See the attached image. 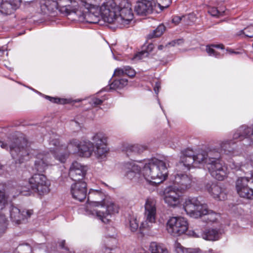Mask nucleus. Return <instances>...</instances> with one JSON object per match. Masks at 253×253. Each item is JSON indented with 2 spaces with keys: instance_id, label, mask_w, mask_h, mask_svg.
<instances>
[{
  "instance_id": "nucleus-21",
  "label": "nucleus",
  "mask_w": 253,
  "mask_h": 253,
  "mask_svg": "<svg viewBox=\"0 0 253 253\" xmlns=\"http://www.w3.org/2000/svg\"><path fill=\"white\" fill-rule=\"evenodd\" d=\"M206 189L209 194L215 199L224 200L226 199V193L220 185L216 183H208Z\"/></svg>"
},
{
  "instance_id": "nucleus-31",
  "label": "nucleus",
  "mask_w": 253,
  "mask_h": 253,
  "mask_svg": "<svg viewBox=\"0 0 253 253\" xmlns=\"http://www.w3.org/2000/svg\"><path fill=\"white\" fill-rule=\"evenodd\" d=\"M247 126H240L237 131L234 133L233 136L232 142L236 143V140H242L246 136H250L249 135L245 134V132L247 131Z\"/></svg>"
},
{
  "instance_id": "nucleus-20",
  "label": "nucleus",
  "mask_w": 253,
  "mask_h": 253,
  "mask_svg": "<svg viewBox=\"0 0 253 253\" xmlns=\"http://www.w3.org/2000/svg\"><path fill=\"white\" fill-rule=\"evenodd\" d=\"M67 5L68 6L65 7V8L67 9V10L64 12H62L61 13L66 15H69L73 13L76 16V18H75V20L80 22L87 23L86 21H81L79 20V15L77 13L79 10L82 11L83 17H86V16L90 15V13L89 12H87L84 8H81V2L80 3L79 5H78L77 2L76 0H71V3L67 4Z\"/></svg>"
},
{
  "instance_id": "nucleus-38",
  "label": "nucleus",
  "mask_w": 253,
  "mask_h": 253,
  "mask_svg": "<svg viewBox=\"0 0 253 253\" xmlns=\"http://www.w3.org/2000/svg\"><path fill=\"white\" fill-rule=\"evenodd\" d=\"M165 29V26L163 24H160L155 30H153L152 33H150L148 35V38L151 39L154 38L159 37L163 35Z\"/></svg>"
},
{
  "instance_id": "nucleus-24",
  "label": "nucleus",
  "mask_w": 253,
  "mask_h": 253,
  "mask_svg": "<svg viewBox=\"0 0 253 253\" xmlns=\"http://www.w3.org/2000/svg\"><path fill=\"white\" fill-rule=\"evenodd\" d=\"M104 197L105 195L101 190L90 189L87 196V202H90L93 206H99L105 199Z\"/></svg>"
},
{
  "instance_id": "nucleus-5",
  "label": "nucleus",
  "mask_w": 253,
  "mask_h": 253,
  "mask_svg": "<svg viewBox=\"0 0 253 253\" xmlns=\"http://www.w3.org/2000/svg\"><path fill=\"white\" fill-rule=\"evenodd\" d=\"M145 221L142 222L139 229L143 231L144 229H149L153 223H155L156 218V200L154 198H148L144 205Z\"/></svg>"
},
{
  "instance_id": "nucleus-16",
  "label": "nucleus",
  "mask_w": 253,
  "mask_h": 253,
  "mask_svg": "<svg viewBox=\"0 0 253 253\" xmlns=\"http://www.w3.org/2000/svg\"><path fill=\"white\" fill-rule=\"evenodd\" d=\"M155 4L154 0H138L135 5L134 10L139 15H147L152 13Z\"/></svg>"
},
{
  "instance_id": "nucleus-63",
  "label": "nucleus",
  "mask_w": 253,
  "mask_h": 253,
  "mask_svg": "<svg viewBox=\"0 0 253 253\" xmlns=\"http://www.w3.org/2000/svg\"><path fill=\"white\" fill-rule=\"evenodd\" d=\"M3 168V166L0 164V171L2 170Z\"/></svg>"
},
{
  "instance_id": "nucleus-27",
  "label": "nucleus",
  "mask_w": 253,
  "mask_h": 253,
  "mask_svg": "<svg viewBox=\"0 0 253 253\" xmlns=\"http://www.w3.org/2000/svg\"><path fill=\"white\" fill-rule=\"evenodd\" d=\"M201 236L207 240L215 241L220 238V234L219 230L216 229H208L203 231Z\"/></svg>"
},
{
  "instance_id": "nucleus-15",
  "label": "nucleus",
  "mask_w": 253,
  "mask_h": 253,
  "mask_svg": "<svg viewBox=\"0 0 253 253\" xmlns=\"http://www.w3.org/2000/svg\"><path fill=\"white\" fill-rule=\"evenodd\" d=\"M72 197L80 202L83 201L87 195V184L84 181L75 182L71 186Z\"/></svg>"
},
{
  "instance_id": "nucleus-13",
  "label": "nucleus",
  "mask_w": 253,
  "mask_h": 253,
  "mask_svg": "<svg viewBox=\"0 0 253 253\" xmlns=\"http://www.w3.org/2000/svg\"><path fill=\"white\" fill-rule=\"evenodd\" d=\"M35 161V169L40 172H43L51 164V157L48 152L43 151L38 153Z\"/></svg>"
},
{
  "instance_id": "nucleus-33",
  "label": "nucleus",
  "mask_w": 253,
  "mask_h": 253,
  "mask_svg": "<svg viewBox=\"0 0 253 253\" xmlns=\"http://www.w3.org/2000/svg\"><path fill=\"white\" fill-rule=\"evenodd\" d=\"M128 81L126 79L123 78L115 80L110 84V90L121 89L127 84Z\"/></svg>"
},
{
  "instance_id": "nucleus-39",
  "label": "nucleus",
  "mask_w": 253,
  "mask_h": 253,
  "mask_svg": "<svg viewBox=\"0 0 253 253\" xmlns=\"http://www.w3.org/2000/svg\"><path fill=\"white\" fill-rule=\"evenodd\" d=\"M71 0H57V9L61 13L67 10L65 8L67 5L71 3Z\"/></svg>"
},
{
  "instance_id": "nucleus-52",
  "label": "nucleus",
  "mask_w": 253,
  "mask_h": 253,
  "mask_svg": "<svg viewBox=\"0 0 253 253\" xmlns=\"http://www.w3.org/2000/svg\"><path fill=\"white\" fill-rule=\"evenodd\" d=\"M103 100L97 98H93L91 99V103L95 106L100 105L102 103Z\"/></svg>"
},
{
  "instance_id": "nucleus-11",
  "label": "nucleus",
  "mask_w": 253,
  "mask_h": 253,
  "mask_svg": "<svg viewBox=\"0 0 253 253\" xmlns=\"http://www.w3.org/2000/svg\"><path fill=\"white\" fill-rule=\"evenodd\" d=\"M194 160L193 151L189 148L186 149L181 152L177 168L185 172L189 170L192 168L195 167L194 166V164H195Z\"/></svg>"
},
{
  "instance_id": "nucleus-34",
  "label": "nucleus",
  "mask_w": 253,
  "mask_h": 253,
  "mask_svg": "<svg viewBox=\"0 0 253 253\" xmlns=\"http://www.w3.org/2000/svg\"><path fill=\"white\" fill-rule=\"evenodd\" d=\"M207 157L208 163H213L217 160L220 159V154L215 149H210L207 151Z\"/></svg>"
},
{
  "instance_id": "nucleus-22",
  "label": "nucleus",
  "mask_w": 253,
  "mask_h": 253,
  "mask_svg": "<svg viewBox=\"0 0 253 253\" xmlns=\"http://www.w3.org/2000/svg\"><path fill=\"white\" fill-rule=\"evenodd\" d=\"M21 0H2L0 2V12L3 14H10L18 8Z\"/></svg>"
},
{
  "instance_id": "nucleus-14",
  "label": "nucleus",
  "mask_w": 253,
  "mask_h": 253,
  "mask_svg": "<svg viewBox=\"0 0 253 253\" xmlns=\"http://www.w3.org/2000/svg\"><path fill=\"white\" fill-rule=\"evenodd\" d=\"M180 191L176 186L167 187L164 191V201L169 206L174 207L180 203Z\"/></svg>"
},
{
  "instance_id": "nucleus-12",
  "label": "nucleus",
  "mask_w": 253,
  "mask_h": 253,
  "mask_svg": "<svg viewBox=\"0 0 253 253\" xmlns=\"http://www.w3.org/2000/svg\"><path fill=\"white\" fill-rule=\"evenodd\" d=\"M207 167L211 176L218 180H223L227 175V169L220 159L208 163Z\"/></svg>"
},
{
  "instance_id": "nucleus-43",
  "label": "nucleus",
  "mask_w": 253,
  "mask_h": 253,
  "mask_svg": "<svg viewBox=\"0 0 253 253\" xmlns=\"http://www.w3.org/2000/svg\"><path fill=\"white\" fill-rule=\"evenodd\" d=\"M6 218L3 214H0V232H3L6 226Z\"/></svg>"
},
{
  "instance_id": "nucleus-53",
  "label": "nucleus",
  "mask_w": 253,
  "mask_h": 253,
  "mask_svg": "<svg viewBox=\"0 0 253 253\" xmlns=\"http://www.w3.org/2000/svg\"><path fill=\"white\" fill-rule=\"evenodd\" d=\"M183 43V40L182 39H178L176 40H174L169 43V44L171 46H174L176 45H180Z\"/></svg>"
},
{
  "instance_id": "nucleus-56",
  "label": "nucleus",
  "mask_w": 253,
  "mask_h": 253,
  "mask_svg": "<svg viewBox=\"0 0 253 253\" xmlns=\"http://www.w3.org/2000/svg\"><path fill=\"white\" fill-rule=\"evenodd\" d=\"M211 46L213 47H215L217 48H221L222 49H224V46L223 44H211Z\"/></svg>"
},
{
  "instance_id": "nucleus-59",
  "label": "nucleus",
  "mask_w": 253,
  "mask_h": 253,
  "mask_svg": "<svg viewBox=\"0 0 253 253\" xmlns=\"http://www.w3.org/2000/svg\"><path fill=\"white\" fill-rule=\"evenodd\" d=\"M4 50L0 49V56H2L4 54Z\"/></svg>"
},
{
  "instance_id": "nucleus-42",
  "label": "nucleus",
  "mask_w": 253,
  "mask_h": 253,
  "mask_svg": "<svg viewBox=\"0 0 253 253\" xmlns=\"http://www.w3.org/2000/svg\"><path fill=\"white\" fill-rule=\"evenodd\" d=\"M139 227L138 222L135 218H131L129 220V228L131 232L136 231Z\"/></svg>"
},
{
  "instance_id": "nucleus-60",
  "label": "nucleus",
  "mask_w": 253,
  "mask_h": 253,
  "mask_svg": "<svg viewBox=\"0 0 253 253\" xmlns=\"http://www.w3.org/2000/svg\"><path fill=\"white\" fill-rule=\"evenodd\" d=\"M164 48V46L163 45H160L158 46V49L159 50H162Z\"/></svg>"
},
{
  "instance_id": "nucleus-18",
  "label": "nucleus",
  "mask_w": 253,
  "mask_h": 253,
  "mask_svg": "<svg viewBox=\"0 0 253 253\" xmlns=\"http://www.w3.org/2000/svg\"><path fill=\"white\" fill-rule=\"evenodd\" d=\"M86 168L80 163L73 162L70 167L69 176L75 182L83 181L82 179L86 174Z\"/></svg>"
},
{
  "instance_id": "nucleus-26",
  "label": "nucleus",
  "mask_w": 253,
  "mask_h": 253,
  "mask_svg": "<svg viewBox=\"0 0 253 253\" xmlns=\"http://www.w3.org/2000/svg\"><path fill=\"white\" fill-rule=\"evenodd\" d=\"M57 0H41L40 6L41 10L43 13L52 12L57 9Z\"/></svg>"
},
{
  "instance_id": "nucleus-54",
  "label": "nucleus",
  "mask_w": 253,
  "mask_h": 253,
  "mask_svg": "<svg viewBox=\"0 0 253 253\" xmlns=\"http://www.w3.org/2000/svg\"><path fill=\"white\" fill-rule=\"evenodd\" d=\"M160 87V84L158 82H156L154 88V90L156 94L158 93Z\"/></svg>"
},
{
  "instance_id": "nucleus-32",
  "label": "nucleus",
  "mask_w": 253,
  "mask_h": 253,
  "mask_svg": "<svg viewBox=\"0 0 253 253\" xmlns=\"http://www.w3.org/2000/svg\"><path fill=\"white\" fill-rule=\"evenodd\" d=\"M235 144V142H232V140H230L222 141L220 144L221 150L226 154H230L234 151L233 146Z\"/></svg>"
},
{
  "instance_id": "nucleus-44",
  "label": "nucleus",
  "mask_w": 253,
  "mask_h": 253,
  "mask_svg": "<svg viewBox=\"0 0 253 253\" xmlns=\"http://www.w3.org/2000/svg\"><path fill=\"white\" fill-rule=\"evenodd\" d=\"M209 13L212 16L219 17L223 15L224 11H220L216 7H212L209 10Z\"/></svg>"
},
{
  "instance_id": "nucleus-9",
  "label": "nucleus",
  "mask_w": 253,
  "mask_h": 253,
  "mask_svg": "<svg viewBox=\"0 0 253 253\" xmlns=\"http://www.w3.org/2000/svg\"><path fill=\"white\" fill-rule=\"evenodd\" d=\"M206 205L202 204L198 198H189L186 199L183 208L187 214L194 218H198L203 213H206Z\"/></svg>"
},
{
  "instance_id": "nucleus-3",
  "label": "nucleus",
  "mask_w": 253,
  "mask_h": 253,
  "mask_svg": "<svg viewBox=\"0 0 253 253\" xmlns=\"http://www.w3.org/2000/svg\"><path fill=\"white\" fill-rule=\"evenodd\" d=\"M167 163L158 159L147 161L143 165L142 172L147 183L156 186L167 177Z\"/></svg>"
},
{
  "instance_id": "nucleus-57",
  "label": "nucleus",
  "mask_w": 253,
  "mask_h": 253,
  "mask_svg": "<svg viewBox=\"0 0 253 253\" xmlns=\"http://www.w3.org/2000/svg\"><path fill=\"white\" fill-rule=\"evenodd\" d=\"M65 240H63L60 243V247L62 248V249H67L65 247Z\"/></svg>"
},
{
  "instance_id": "nucleus-47",
  "label": "nucleus",
  "mask_w": 253,
  "mask_h": 253,
  "mask_svg": "<svg viewBox=\"0 0 253 253\" xmlns=\"http://www.w3.org/2000/svg\"><path fill=\"white\" fill-rule=\"evenodd\" d=\"M125 75L130 77H133L135 75V71L129 66L125 67Z\"/></svg>"
},
{
  "instance_id": "nucleus-49",
  "label": "nucleus",
  "mask_w": 253,
  "mask_h": 253,
  "mask_svg": "<svg viewBox=\"0 0 253 253\" xmlns=\"http://www.w3.org/2000/svg\"><path fill=\"white\" fill-rule=\"evenodd\" d=\"M45 98L48 99L50 101L56 103H64L65 100L59 98L52 97L46 95Z\"/></svg>"
},
{
  "instance_id": "nucleus-6",
  "label": "nucleus",
  "mask_w": 253,
  "mask_h": 253,
  "mask_svg": "<svg viewBox=\"0 0 253 253\" xmlns=\"http://www.w3.org/2000/svg\"><path fill=\"white\" fill-rule=\"evenodd\" d=\"M91 140L95 149L96 157L99 160H104L109 150L107 146V138L105 134L102 132L96 133L92 137Z\"/></svg>"
},
{
  "instance_id": "nucleus-28",
  "label": "nucleus",
  "mask_w": 253,
  "mask_h": 253,
  "mask_svg": "<svg viewBox=\"0 0 253 253\" xmlns=\"http://www.w3.org/2000/svg\"><path fill=\"white\" fill-rule=\"evenodd\" d=\"M146 149V147L138 144L128 145L126 147V154L128 157H132L141 154Z\"/></svg>"
},
{
  "instance_id": "nucleus-37",
  "label": "nucleus",
  "mask_w": 253,
  "mask_h": 253,
  "mask_svg": "<svg viewBox=\"0 0 253 253\" xmlns=\"http://www.w3.org/2000/svg\"><path fill=\"white\" fill-rule=\"evenodd\" d=\"M238 194L240 197L247 199H253V190L248 187H245L242 190L237 191Z\"/></svg>"
},
{
  "instance_id": "nucleus-1",
  "label": "nucleus",
  "mask_w": 253,
  "mask_h": 253,
  "mask_svg": "<svg viewBox=\"0 0 253 253\" xmlns=\"http://www.w3.org/2000/svg\"><path fill=\"white\" fill-rule=\"evenodd\" d=\"M130 5L126 0H123L119 6L114 0H106L101 6L100 17L106 22L126 26L133 18Z\"/></svg>"
},
{
  "instance_id": "nucleus-48",
  "label": "nucleus",
  "mask_w": 253,
  "mask_h": 253,
  "mask_svg": "<svg viewBox=\"0 0 253 253\" xmlns=\"http://www.w3.org/2000/svg\"><path fill=\"white\" fill-rule=\"evenodd\" d=\"M158 4L161 7L167 8L171 3V0H157Z\"/></svg>"
},
{
  "instance_id": "nucleus-19",
  "label": "nucleus",
  "mask_w": 253,
  "mask_h": 253,
  "mask_svg": "<svg viewBox=\"0 0 253 253\" xmlns=\"http://www.w3.org/2000/svg\"><path fill=\"white\" fill-rule=\"evenodd\" d=\"M192 178L191 176L185 174H177L175 176L173 180L174 185L176 186V189L180 192H183L189 189L191 185Z\"/></svg>"
},
{
  "instance_id": "nucleus-62",
  "label": "nucleus",
  "mask_w": 253,
  "mask_h": 253,
  "mask_svg": "<svg viewBox=\"0 0 253 253\" xmlns=\"http://www.w3.org/2000/svg\"><path fill=\"white\" fill-rule=\"evenodd\" d=\"M34 0H31V1H25L26 3L30 4L31 2H33Z\"/></svg>"
},
{
  "instance_id": "nucleus-64",
  "label": "nucleus",
  "mask_w": 253,
  "mask_h": 253,
  "mask_svg": "<svg viewBox=\"0 0 253 253\" xmlns=\"http://www.w3.org/2000/svg\"><path fill=\"white\" fill-rule=\"evenodd\" d=\"M246 36L247 37H249V38L253 37V35H251V36H250V35H246Z\"/></svg>"
},
{
  "instance_id": "nucleus-29",
  "label": "nucleus",
  "mask_w": 253,
  "mask_h": 253,
  "mask_svg": "<svg viewBox=\"0 0 253 253\" xmlns=\"http://www.w3.org/2000/svg\"><path fill=\"white\" fill-rule=\"evenodd\" d=\"M229 166L232 169H234L236 171L240 170L244 171L246 174L248 173V171H246V170L249 169L253 167L252 163L250 162H247L244 164H240L239 163H236L234 161H232L230 162Z\"/></svg>"
},
{
  "instance_id": "nucleus-36",
  "label": "nucleus",
  "mask_w": 253,
  "mask_h": 253,
  "mask_svg": "<svg viewBox=\"0 0 253 253\" xmlns=\"http://www.w3.org/2000/svg\"><path fill=\"white\" fill-rule=\"evenodd\" d=\"M151 253H169L168 250L156 242H152L149 246Z\"/></svg>"
},
{
  "instance_id": "nucleus-8",
  "label": "nucleus",
  "mask_w": 253,
  "mask_h": 253,
  "mask_svg": "<svg viewBox=\"0 0 253 253\" xmlns=\"http://www.w3.org/2000/svg\"><path fill=\"white\" fill-rule=\"evenodd\" d=\"M31 189L40 195H43L49 192L50 182L46 177L42 174H34L29 179Z\"/></svg>"
},
{
  "instance_id": "nucleus-41",
  "label": "nucleus",
  "mask_w": 253,
  "mask_h": 253,
  "mask_svg": "<svg viewBox=\"0 0 253 253\" xmlns=\"http://www.w3.org/2000/svg\"><path fill=\"white\" fill-rule=\"evenodd\" d=\"M175 250L177 253H193L190 250L184 249L179 243L174 245Z\"/></svg>"
},
{
  "instance_id": "nucleus-51",
  "label": "nucleus",
  "mask_w": 253,
  "mask_h": 253,
  "mask_svg": "<svg viewBox=\"0 0 253 253\" xmlns=\"http://www.w3.org/2000/svg\"><path fill=\"white\" fill-rule=\"evenodd\" d=\"M186 18V17L184 16H174L172 18V22L175 25H177L182 20L183 18Z\"/></svg>"
},
{
  "instance_id": "nucleus-35",
  "label": "nucleus",
  "mask_w": 253,
  "mask_h": 253,
  "mask_svg": "<svg viewBox=\"0 0 253 253\" xmlns=\"http://www.w3.org/2000/svg\"><path fill=\"white\" fill-rule=\"evenodd\" d=\"M194 159L195 164H205L207 165L208 164L206 151L201 150L196 155H194Z\"/></svg>"
},
{
  "instance_id": "nucleus-10",
  "label": "nucleus",
  "mask_w": 253,
  "mask_h": 253,
  "mask_svg": "<svg viewBox=\"0 0 253 253\" xmlns=\"http://www.w3.org/2000/svg\"><path fill=\"white\" fill-rule=\"evenodd\" d=\"M101 210L94 211L93 214L96 216L103 222L107 223L109 221L108 216L111 214L118 212V207L112 201L107 199H103L101 202Z\"/></svg>"
},
{
  "instance_id": "nucleus-45",
  "label": "nucleus",
  "mask_w": 253,
  "mask_h": 253,
  "mask_svg": "<svg viewBox=\"0 0 253 253\" xmlns=\"http://www.w3.org/2000/svg\"><path fill=\"white\" fill-rule=\"evenodd\" d=\"M206 51L210 56H215V57H218L220 55L219 53L216 52L213 49V47L211 45H207L206 46Z\"/></svg>"
},
{
  "instance_id": "nucleus-46",
  "label": "nucleus",
  "mask_w": 253,
  "mask_h": 253,
  "mask_svg": "<svg viewBox=\"0 0 253 253\" xmlns=\"http://www.w3.org/2000/svg\"><path fill=\"white\" fill-rule=\"evenodd\" d=\"M6 204V199L3 192L0 191V210H2Z\"/></svg>"
},
{
  "instance_id": "nucleus-50",
  "label": "nucleus",
  "mask_w": 253,
  "mask_h": 253,
  "mask_svg": "<svg viewBox=\"0 0 253 253\" xmlns=\"http://www.w3.org/2000/svg\"><path fill=\"white\" fill-rule=\"evenodd\" d=\"M125 67L123 68H117L115 70L114 75L121 77L125 75Z\"/></svg>"
},
{
  "instance_id": "nucleus-2",
  "label": "nucleus",
  "mask_w": 253,
  "mask_h": 253,
  "mask_svg": "<svg viewBox=\"0 0 253 253\" xmlns=\"http://www.w3.org/2000/svg\"><path fill=\"white\" fill-rule=\"evenodd\" d=\"M50 146L49 149L53 154L55 159L61 163H64L67 157V153L66 152L67 149H70L71 146H75L78 149L80 155L83 157H89L92 152H94L93 144L88 140L79 142L77 139H73L70 141L68 146L65 145L60 144L58 139L50 138L49 142Z\"/></svg>"
},
{
  "instance_id": "nucleus-30",
  "label": "nucleus",
  "mask_w": 253,
  "mask_h": 253,
  "mask_svg": "<svg viewBox=\"0 0 253 253\" xmlns=\"http://www.w3.org/2000/svg\"><path fill=\"white\" fill-rule=\"evenodd\" d=\"M206 212L203 213L201 214V216L200 217H202V219L207 222H214L216 221L218 217V215L212 211H209L206 207V206L204 207Z\"/></svg>"
},
{
  "instance_id": "nucleus-4",
  "label": "nucleus",
  "mask_w": 253,
  "mask_h": 253,
  "mask_svg": "<svg viewBox=\"0 0 253 253\" xmlns=\"http://www.w3.org/2000/svg\"><path fill=\"white\" fill-rule=\"evenodd\" d=\"M0 147L8 150L16 163L21 164L29 159L31 153L28 147V142L24 138H9L6 142L0 140Z\"/></svg>"
},
{
  "instance_id": "nucleus-7",
  "label": "nucleus",
  "mask_w": 253,
  "mask_h": 253,
  "mask_svg": "<svg viewBox=\"0 0 253 253\" xmlns=\"http://www.w3.org/2000/svg\"><path fill=\"white\" fill-rule=\"evenodd\" d=\"M167 230L173 236H179L184 234L188 229V223L186 218L181 217H171L167 223Z\"/></svg>"
},
{
  "instance_id": "nucleus-23",
  "label": "nucleus",
  "mask_w": 253,
  "mask_h": 253,
  "mask_svg": "<svg viewBox=\"0 0 253 253\" xmlns=\"http://www.w3.org/2000/svg\"><path fill=\"white\" fill-rule=\"evenodd\" d=\"M142 167V164L141 166L138 165L133 162L126 163L124 165L126 176L129 179H133L137 174H139Z\"/></svg>"
},
{
  "instance_id": "nucleus-17",
  "label": "nucleus",
  "mask_w": 253,
  "mask_h": 253,
  "mask_svg": "<svg viewBox=\"0 0 253 253\" xmlns=\"http://www.w3.org/2000/svg\"><path fill=\"white\" fill-rule=\"evenodd\" d=\"M10 217L12 222L16 224H20L22 221L30 217L33 214L32 210H23L21 211L18 208L11 205L9 208Z\"/></svg>"
},
{
  "instance_id": "nucleus-40",
  "label": "nucleus",
  "mask_w": 253,
  "mask_h": 253,
  "mask_svg": "<svg viewBox=\"0 0 253 253\" xmlns=\"http://www.w3.org/2000/svg\"><path fill=\"white\" fill-rule=\"evenodd\" d=\"M154 47V45L153 43H149L147 45L144 44L143 46V50L140 52L136 56H139V58L145 54H146V56H147L148 54L151 52Z\"/></svg>"
},
{
  "instance_id": "nucleus-61",
  "label": "nucleus",
  "mask_w": 253,
  "mask_h": 253,
  "mask_svg": "<svg viewBox=\"0 0 253 253\" xmlns=\"http://www.w3.org/2000/svg\"><path fill=\"white\" fill-rule=\"evenodd\" d=\"M243 34H244V30H242L239 31V33L238 34L239 35H241Z\"/></svg>"
},
{
  "instance_id": "nucleus-55",
  "label": "nucleus",
  "mask_w": 253,
  "mask_h": 253,
  "mask_svg": "<svg viewBox=\"0 0 253 253\" xmlns=\"http://www.w3.org/2000/svg\"><path fill=\"white\" fill-rule=\"evenodd\" d=\"M245 134L249 135L250 136L253 135V128L247 126V131L245 132Z\"/></svg>"
},
{
  "instance_id": "nucleus-25",
  "label": "nucleus",
  "mask_w": 253,
  "mask_h": 253,
  "mask_svg": "<svg viewBox=\"0 0 253 253\" xmlns=\"http://www.w3.org/2000/svg\"><path fill=\"white\" fill-rule=\"evenodd\" d=\"M250 176L239 177L236 181V191H239L248 187V183H253V170L250 171Z\"/></svg>"
},
{
  "instance_id": "nucleus-58",
  "label": "nucleus",
  "mask_w": 253,
  "mask_h": 253,
  "mask_svg": "<svg viewBox=\"0 0 253 253\" xmlns=\"http://www.w3.org/2000/svg\"><path fill=\"white\" fill-rule=\"evenodd\" d=\"M228 51H229V52L230 53H234V54H241V52H238V51H234L233 50H232V49H227Z\"/></svg>"
}]
</instances>
